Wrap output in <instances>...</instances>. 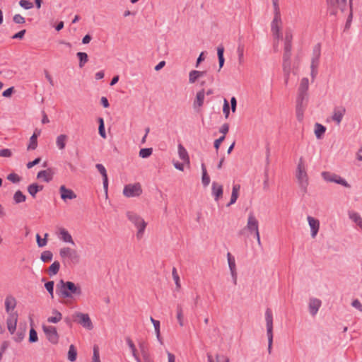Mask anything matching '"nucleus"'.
Here are the masks:
<instances>
[{
	"instance_id": "obj_1",
	"label": "nucleus",
	"mask_w": 362,
	"mask_h": 362,
	"mask_svg": "<svg viewBox=\"0 0 362 362\" xmlns=\"http://www.w3.org/2000/svg\"><path fill=\"white\" fill-rule=\"evenodd\" d=\"M56 293L62 298H74L81 296L82 289L73 281L61 279L56 285Z\"/></svg>"
},
{
	"instance_id": "obj_2",
	"label": "nucleus",
	"mask_w": 362,
	"mask_h": 362,
	"mask_svg": "<svg viewBox=\"0 0 362 362\" xmlns=\"http://www.w3.org/2000/svg\"><path fill=\"white\" fill-rule=\"evenodd\" d=\"M127 216L128 219L136 226L138 228V231L136 234V237L139 239L142 237L143 233L145 230V228L146 227V223L144 221V220L137 215L136 214L132 212V211H127Z\"/></svg>"
},
{
	"instance_id": "obj_3",
	"label": "nucleus",
	"mask_w": 362,
	"mask_h": 362,
	"mask_svg": "<svg viewBox=\"0 0 362 362\" xmlns=\"http://www.w3.org/2000/svg\"><path fill=\"white\" fill-rule=\"evenodd\" d=\"M265 320L268 338V352L271 354L273 344V315L269 308H267L265 311Z\"/></svg>"
},
{
	"instance_id": "obj_4",
	"label": "nucleus",
	"mask_w": 362,
	"mask_h": 362,
	"mask_svg": "<svg viewBox=\"0 0 362 362\" xmlns=\"http://www.w3.org/2000/svg\"><path fill=\"white\" fill-rule=\"evenodd\" d=\"M308 100V94L298 93L296 99V117L298 121H302L303 119V112L307 106Z\"/></svg>"
},
{
	"instance_id": "obj_5",
	"label": "nucleus",
	"mask_w": 362,
	"mask_h": 362,
	"mask_svg": "<svg viewBox=\"0 0 362 362\" xmlns=\"http://www.w3.org/2000/svg\"><path fill=\"white\" fill-rule=\"evenodd\" d=\"M296 177L299 183L300 189L303 193H306L307 187L308 185V175L304 169L303 159H300L299 163L297 167Z\"/></svg>"
},
{
	"instance_id": "obj_6",
	"label": "nucleus",
	"mask_w": 362,
	"mask_h": 362,
	"mask_svg": "<svg viewBox=\"0 0 362 362\" xmlns=\"http://www.w3.org/2000/svg\"><path fill=\"white\" fill-rule=\"evenodd\" d=\"M72 317L74 322H76L88 330L93 329V325L88 314L76 312L72 315Z\"/></svg>"
},
{
	"instance_id": "obj_7",
	"label": "nucleus",
	"mask_w": 362,
	"mask_h": 362,
	"mask_svg": "<svg viewBox=\"0 0 362 362\" xmlns=\"http://www.w3.org/2000/svg\"><path fill=\"white\" fill-rule=\"evenodd\" d=\"M42 330L47 340L52 344H57L59 342V335L57 328L54 326L42 325Z\"/></svg>"
},
{
	"instance_id": "obj_8",
	"label": "nucleus",
	"mask_w": 362,
	"mask_h": 362,
	"mask_svg": "<svg viewBox=\"0 0 362 362\" xmlns=\"http://www.w3.org/2000/svg\"><path fill=\"white\" fill-rule=\"evenodd\" d=\"M322 177L327 182L339 184L345 187H350V185L346 181V180L335 173L325 171L322 173Z\"/></svg>"
},
{
	"instance_id": "obj_9",
	"label": "nucleus",
	"mask_w": 362,
	"mask_h": 362,
	"mask_svg": "<svg viewBox=\"0 0 362 362\" xmlns=\"http://www.w3.org/2000/svg\"><path fill=\"white\" fill-rule=\"evenodd\" d=\"M141 193L142 189L139 183L128 184L123 189V194L127 197H139Z\"/></svg>"
},
{
	"instance_id": "obj_10",
	"label": "nucleus",
	"mask_w": 362,
	"mask_h": 362,
	"mask_svg": "<svg viewBox=\"0 0 362 362\" xmlns=\"http://www.w3.org/2000/svg\"><path fill=\"white\" fill-rule=\"evenodd\" d=\"M347 0H335L333 4V6H327V12L331 16H336L338 12V8L341 10V12H344L346 9Z\"/></svg>"
},
{
	"instance_id": "obj_11",
	"label": "nucleus",
	"mask_w": 362,
	"mask_h": 362,
	"mask_svg": "<svg viewBox=\"0 0 362 362\" xmlns=\"http://www.w3.org/2000/svg\"><path fill=\"white\" fill-rule=\"evenodd\" d=\"M282 23L281 16H274L273 21L271 23V30L272 34L276 39L281 37L280 34L281 25Z\"/></svg>"
},
{
	"instance_id": "obj_12",
	"label": "nucleus",
	"mask_w": 362,
	"mask_h": 362,
	"mask_svg": "<svg viewBox=\"0 0 362 362\" xmlns=\"http://www.w3.org/2000/svg\"><path fill=\"white\" fill-rule=\"evenodd\" d=\"M345 113L346 108L344 107H335L334 108L333 114L332 115V119L339 125L341 123Z\"/></svg>"
},
{
	"instance_id": "obj_13",
	"label": "nucleus",
	"mask_w": 362,
	"mask_h": 362,
	"mask_svg": "<svg viewBox=\"0 0 362 362\" xmlns=\"http://www.w3.org/2000/svg\"><path fill=\"white\" fill-rule=\"evenodd\" d=\"M259 223L252 213H250L248 216L246 228L251 233L259 231Z\"/></svg>"
},
{
	"instance_id": "obj_14",
	"label": "nucleus",
	"mask_w": 362,
	"mask_h": 362,
	"mask_svg": "<svg viewBox=\"0 0 362 362\" xmlns=\"http://www.w3.org/2000/svg\"><path fill=\"white\" fill-rule=\"evenodd\" d=\"M17 321L18 314L16 313H10L8 317L7 318L6 323L8 329L11 334H13L16 331Z\"/></svg>"
},
{
	"instance_id": "obj_15",
	"label": "nucleus",
	"mask_w": 362,
	"mask_h": 362,
	"mask_svg": "<svg viewBox=\"0 0 362 362\" xmlns=\"http://www.w3.org/2000/svg\"><path fill=\"white\" fill-rule=\"evenodd\" d=\"M321 305L322 302L320 299L315 298H310L308 308L312 316H315L317 313Z\"/></svg>"
},
{
	"instance_id": "obj_16",
	"label": "nucleus",
	"mask_w": 362,
	"mask_h": 362,
	"mask_svg": "<svg viewBox=\"0 0 362 362\" xmlns=\"http://www.w3.org/2000/svg\"><path fill=\"white\" fill-rule=\"evenodd\" d=\"M59 192L62 199L66 201L67 199H74L76 198V194L72 189L66 188L64 185L59 187Z\"/></svg>"
},
{
	"instance_id": "obj_17",
	"label": "nucleus",
	"mask_w": 362,
	"mask_h": 362,
	"mask_svg": "<svg viewBox=\"0 0 362 362\" xmlns=\"http://www.w3.org/2000/svg\"><path fill=\"white\" fill-rule=\"evenodd\" d=\"M307 219L311 229V236L315 238L319 230L320 222L317 219L310 216H308Z\"/></svg>"
},
{
	"instance_id": "obj_18",
	"label": "nucleus",
	"mask_w": 362,
	"mask_h": 362,
	"mask_svg": "<svg viewBox=\"0 0 362 362\" xmlns=\"http://www.w3.org/2000/svg\"><path fill=\"white\" fill-rule=\"evenodd\" d=\"M212 195L216 201H218L223 196V186L216 182H213L211 185Z\"/></svg>"
},
{
	"instance_id": "obj_19",
	"label": "nucleus",
	"mask_w": 362,
	"mask_h": 362,
	"mask_svg": "<svg viewBox=\"0 0 362 362\" xmlns=\"http://www.w3.org/2000/svg\"><path fill=\"white\" fill-rule=\"evenodd\" d=\"M95 168L98 170V172L101 174L103 177V187L105 190V192H107V187H108V178H107V174L105 168L103 165L98 163L95 165Z\"/></svg>"
},
{
	"instance_id": "obj_20",
	"label": "nucleus",
	"mask_w": 362,
	"mask_h": 362,
	"mask_svg": "<svg viewBox=\"0 0 362 362\" xmlns=\"http://www.w3.org/2000/svg\"><path fill=\"white\" fill-rule=\"evenodd\" d=\"M228 262L229 269L231 273V276L233 278H235V284H237V273H236V267H235V258L231 255L230 252L227 254Z\"/></svg>"
},
{
	"instance_id": "obj_21",
	"label": "nucleus",
	"mask_w": 362,
	"mask_h": 362,
	"mask_svg": "<svg viewBox=\"0 0 362 362\" xmlns=\"http://www.w3.org/2000/svg\"><path fill=\"white\" fill-rule=\"evenodd\" d=\"M53 172L51 168H48L47 170H41L37 173V178L41 179L42 178L43 180L46 182H50L53 178Z\"/></svg>"
},
{
	"instance_id": "obj_22",
	"label": "nucleus",
	"mask_w": 362,
	"mask_h": 362,
	"mask_svg": "<svg viewBox=\"0 0 362 362\" xmlns=\"http://www.w3.org/2000/svg\"><path fill=\"white\" fill-rule=\"evenodd\" d=\"M16 305V298L11 296H7L5 300V308L7 313L10 315Z\"/></svg>"
},
{
	"instance_id": "obj_23",
	"label": "nucleus",
	"mask_w": 362,
	"mask_h": 362,
	"mask_svg": "<svg viewBox=\"0 0 362 362\" xmlns=\"http://www.w3.org/2000/svg\"><path fill=\"white\" fill-rule=\"evenodd\" d=\"M29 321H30V325L31 326V328L30 329L28 341H29L30 343H35V342L37 341L38 337H37V332L33 327V317H32L31 315H30V316H29Z\"/></svg>"
},
{
	"instance_id": "obj_24",
	"label": "nucleus",
	"mask_w": 362,
	"mask_h": 362,
	"mask_svg": "<svg viewBox=\"0 0 362 362\" xmlns=\"http://www.w3.org/2000/svg\"><path fill=\"white\" fill-rule=\"evenodd\" d=\"M204 95H205V91L204 89L202 88L197 93L196 98L194 101V107L196 108L197 107H202L204 104Z\"/></svg>"
},
{
	"instance_id": "obj_25",
	"label": "nucleus",
	"mask_w": 362,
	"mask_h": 362,
	"mask_svg": "<svg viewBox=\"0 0 362 362\" xmlns=\"http://www.w3.org/2000/svg\"><path fill=\"white\" fill-rule=\"evenodd\" d=\"M43 187L42 185H40L37 183H33L28 185V192L33 198H35L37 193L42 191Z\"/></svg>"
},
{
	"instance_id": "obj_26",
	"label": "nucleus",
	"mask_w": 362,
	"mask_h": 362,
	"mask_svg": "<svg viewBox=\"0 0 362 362\" xmlns=\"http://www.w3.org/2000/svg\"><path fill=\"white\" fill-rule=\"evenodd\" d=\"M80 261V256L78 253V252L72 249L71 252L69 253V255L68 257V264H77L79 263Z\"/></svg>"
},
{
	"instance_id": "obj_27",
	"label": "nucleus",
	"mask_w": 362,
	"mask_h": 362,
	"mask_svg": "<svg viewBox=\"0 0 362 362\" xmlns=\"http://www.w3.org/2000/svg\"><path fill=\"white\" fill-rule=\"evenodd\" d=\"M240 188V185H234L233 186L230 200L229 203L227 204V206H230V205H232L236 202L238 197V193H239Z\"/></svg>"
},
{
	"instance_id": "obj_28",
	"label": "nucleus",
	"mask_w": 362,
	"mask_h": 362,
	"mask_svg": "<svg viewBox=\"0 0 362 362\" xmlns=\"http://www.w3.org/2000/svg\"><path fill=\"white\" fill-rule=\"evenodd\" d=\"M178 153L180 158L184 162L189 164V158L187 150L182 144L178 145Z\"/></svg>"
},
{
	"instance_id": "obj_29",
	"label": "nucleus",
	"mask_w": 362,
	"mask_h": 362,
	"mask_svg": "<svg viewBox=\"0 0 362 362\" xmlns=\"http://www.w3.org/2000/svg\"><path fill=\"white\" fill-rule=\"evenodd\" d=\"M52 312L54 316L49 317L47 318V322L49 323L56 324L62 319V315L57 309H53Z\"/></svg>"
},
{
	"instance_id": "obj_30",
	"label": "nucleus",
	"mask_w": 362,
	"mask_h": 362,
	"mask_svg": "<svg viewBox=\"0 0 362 362\" xmlns=\"http://www.w3.org/2000/svg\"><path fill=\"white\" fill-rule=\"evenodd\" d=\"M60 235H61V239L64 242L69 243L72 245H75L71 235L66 230H65L64 228H61L60 229Z\"/></svg>"
},
{
	"instance_id": "obj_31",
	"label": "nucleus",
	"mask_w": 362,
	"mask_h": 362,
	"mask_svg": "<svg viewBox=\"0 0 362 362\" xmlns=\"http://www.w3.org/2000/svg\"><path fill=\"white\" fill-rule=\"evenodd\" d=\"M60 269V263L58 261H54L48 268L47 272L50 276L56 275Z\"/></svg>"
},
{
	"instance_id": "obj_32",
	"label": "nucleus",
	"mask_w": 362,
	"mask_h": 362,
	"mask_svg": "<svg viewBox=\"0 0 362 362\" xmlns=\"http://www.w3.org/2000/svg\"><path fill=\"white\" fill-rule=\"evenodd\" d=\"M326 132V127L321 124L316 123L315 124V134L317 139H320L322 137Z\"/></svg>"
},
{
	"instance_id": "obj_33",
	"label": "nucleus",
	"mask_w": 362,
	"mask_h": 362,
	"mask_svg": "<svg viewBox=\"0 0 362 362\" xmlns=\"http://www.w3.org/2000/svg\"><path fill=\"white\" fill-rule=\"evenodd\" d=\"M67 139L65 134H60L57 137L56 144L59 149L62 150L65 148Z\"/></svg>"
},
{
	"instance_id": "obj_34",
	"label": "nucleus",
	"mask_w": 362,
	"mask_h": 362,
	"mask_svg": "<svg viewBox=\"0 0 362 362\" xmlns=\"http://www.w3.org/2000/svg\"><path fill=\"white\" fill-rule=\"evenodd\" d=\"M309 87V81L308 78H303L298 90V93H308Z\"/></svg>"
},
{
	"instance_id": "obj_35",
	"label": "nucleus",
	"mask_w": 362,
	"mask_h": 362,
	"mask_svg": "<svg viewBox=\"0 0 362 362\" xmlns=\"http://www.w3.org/2000/svg\"><path fill=\"white\" fill-rule=\"evenodd\" d=\"M349 216L350 219H351L362 229V218L358 213L354 211H349Z\"/></svg>"
},
{
	"instance_id": "obj_36",
	"label": "nucleus",
	"mask_w": 362,
	"mask_h": 362,
	"mask_svg": "<svg viewBox=\"0 0 362 362\" xmlns=\"http://www.w3.org/2000/svg\"><path fill=\"white\" fill-rule=\"evenodd\" d=\"M37 146V138L36 132H34L33 134L30 136L29 144L27 147L28 151L35 150Z\"/></svg>"
},
{
	"instance_id": "obj_37",
	"label": "nucleus",
	"mask_w": 362,
	"mask_h": 362,
	"mask_svg": "<svg viewBox=\"0 0 362 362\" xmlns=\"http://www.w3.org/2000/svg\"><path fill=\"white\" fill-rule=\"evenodd\" d=\"M202 182L204 187H206L210 183V177L207 173L206 166L204 163L202 164Z\"/></svg>"
},
{
	"instance_id": "obj_38",
	"label": "nucleus",
	"mask_w": 362,
	"mask_h": 362,
	"mask_svg": "<svg viewBox=\"0 0 362 362\" xmlns=\"http://www.w3.org/2000/svg\"><path fill=\"white\" fill-rule=\"evenodd\" d=\"M76 56L79 60V67L82 68L85 65V64L88 61V56L87 53L83 52H77Z\"/></svg>"
},
{
	"instance_id": "obj_39",
	"label": "nucleus",
	"mask_w": 362,
	"mask_h": 362,
	"mask_svg": "<svg viewBox=\"0 0 362 362\" xmlns=\"http://www.w3.org/2000/svg\"><path fill=\"white\" fill-rule=\"evenodd\" d=\"M13 200L16 204H20L26 200V196L21 190H17L13 195Z\"/></svg>"
},
{
	"instance_id": "obj_40",
	"label": "nucleus",
	"mask_w": 362,
	"mask_h": 362,
	"mask_svg": "<svg viewBox=\"0 0 362 362\" xmlns=\"http://www.w3.org/2000/svg\"><path fill=\"white\" fill-rule=\"evenodd\" d=\"M76 357H77V351H76L75 346L73 344H71V345H70L69 349L68 351V359L70 361L74 362L76 360Z\"/></svg>"
},
{
	"instance_id": "obj_41",
	"label": "nucleus",
	"mask_w": 362,
	"mask_h": 362,
	"mask_svg": "<svg viewBox=\"0 0 362 362\" xmlns=\"http://www.w3.org/2000/svg\"><path fill=\"white\" fill-rule=\"evenodd\" d=\"M98 121L99 123V127H98L99 134L102 138L106 139L107 136H106V133H105L104 119L102 117H99Z\"/></svg>"
},
{
	"instance_id": "obj_42",
	"label": "nucleus",
	"mask_w": 362,
	"mask_h": 362,
	"mask_svg": "<svg viewBox=\"0 0 362 362\" xmlns=\"http://www.w3.org/2000/svg\"><path fill=\"white\" fill-rule=\"evenodd\" d=\"M52 257H53V254L49 250H46V251L42 252L40 255V259L43 262H48L52 261Z\"/></svg>"
},
{
	"instance_id": "obj_43",
	"label": "nucleus",
	"mask_w": 362,
	"mask_h": 362,
	"mask_svg": "<svg viewBox=\"0 0 362 362\" xmlns=\"http://www.w3.org/2000/svg\"><path fill=\"white\" fill-rule=\"evenodd\" d=\"M349 4L350 8V12L346 22L345 29L349 28L353 18V0H349Z\"/></svg>"
},
{
	"instance_id": "obj_44",
	"label": "nucleus",
	"mask_w": 362,
	"mask_h": 362,
	"mask_svg": "<svg viewBox=\"0 0 362 362\" xmlns=\"http://www.w3.org/2000/svg\"><path fill=\"white\" fill-rule=\"evenodd\" d=\"M47 237H48V234L47 233H45V238H41L40 235L39 234H37L36 235V240H37V245L39 247H42L44 246H45L47 243Z\"/></svg>"
},
{
	"instance_id": "obj_45",
	"label": "nucleus",
	"mask_w": 362,
	"mask_h": 362,
	"mask_svg": "<svg viewBox=\"0 0 362 362\" xmlns=\"http://www.w3.org/2000/svg\"><path fill=\"white\" fill-rule=\"evenodd\" d=\"M54 281H49L45 284V287L49 294L50 295L52 298H54Z\"/></svg>"
},
{
	"instance_id": "obj_46",
	"label": "nucleus",
	"mask_w": 362,
	"mask_h": 362,
	"mask_svg": "<svg viewBox=\"0 0 362 362\" xmlns=\"http://www.w3.org/2000/svg\"><path fill=\"white\" fill-rule=\"evenodd\" d=\"M153 153L151 148H144L139 151V156L142 158H148Z\"/></svg>"
},
{
	"instance_id": "obj_47",
	"label": "nucleus",
	"mask_w": 362,
	"mask_h": 362,
	"mask_svg": "<svg viewBox=\"0 0 362 362\" xmlns=\"http://www.w3.org/2000/svg\"><path fill=\"white\" fill-rule=\"evenodd\" d=\"M264 177L263 189L264 190L267 191L269 189V169L267 166H265L264 168Z\"/></svg>"
},
{
	"instance_id": "obj_48",
	"label": "nucleus",
	"mask_w": 362,
	"mask_h": 362,
	"mask_svg": "<svg viewBox=\"0 0 362 362\" xmlns=\"http://www.w3.org/2000/svg\"><path fill=\"white\" fill-rule=\"evenodd\" d=\"M177 319L179 325L182 327L184 325L183 323V311L182 308L180 305L177 306Z\"/></svg>"
},
{
	"instance_id": "obj_49",
	"label": "nucleus",
	"mask_w": 362,
	"mask_h": 362,
	"mask_svg": "<svg viewBox=\"0 0 362 362\" xmlns=\"http://www.w3.org/2000/svg\"><path fill=\"white\" fill-rule=\"evenodd\" d=\"M237 53L238 55V61L240 64L243 62V56H244V45L241 43L238 44L237 48Z\"/></svg>"
},
{
	"instance_id": "obj_50",
	"label": "nucleus",
	"mask_w": 362,
	"mask_h": 362,
	"mask_svg": "<svg viewBox=\"0 0 362 362\" xmlns=\"http://www.w3.org/2000/svg\"><path fill=\"white\" fill-rule=\"evenodd\" d=\"M199 73L197 70H192L189 72V82L190 83H194L199 78Z\"/></svg>"
},
{
	"instance_id": "obj_51",
	"label": "nucleus",
	"mask_w": 362,
	"mask_h": 362,
	"mask_svg": "<svg viewBox=\"0 0 362 362\" xmlns=\"http://www.w3.org/2000/svg\"><path fill=\"white\" fill-rule=\"evenodd\" d=\"M71 248L68 247H64L61 248L59 250V255L62 259L68 258L69 253L71 252Z\"/></svg>"
},
{
	"instance_id": "obj_52",
	"label": "nucleus",
	"mask_w": 362,
	"mask_h": 362,
	"mask_svg": "<svg viewBox=\"0 0 362 362\" xmlns=\"http://www.w3.org/2000/svg\"><path fill=\"white\" fill-rule=\"evenodd\" d=\"M172 275H173V278L175 281L176 288H177V289H179L180 288V277H179V275L177 274V269L175 267L173 268Z\"/></svg>"
},
{
	"instance_id": "obj_53",
	"label": "nucleus",
	"mask_w": 362,
	"mask_h": 362,
	"mask_svg": "<svg viewBox=\"0 0 362 362\" xmlns=\"http://www.w3.org/2000/svg\"><path fill=\"white\" fill-rule=\"evenodd\" d=\"M19 5L26 10L30 9L33 7V4L28 0H21L19 1Z\"/></svg>"
},
{
	"instance_id": "obj_54",
	"label": "nucleus",
	"mask_w": 362,
	"mask_h": 362,
	"mask_svg": "<svg viewBox=\"0 0 362 362\" xmlns=\"http://www.w3.org/2000/svg\"><path fill=\"white\" fill-rule=\"evenodd\" d=\"M7 179L12 182L13 183H18L21 181V177L18 176L17 174L13 173H10L8 176H7Z\"/></svg>"
},
{
	"instance_id": "obj_55",
	"label": "nucleus",
	"mask_w": 362,
	"mask_h": 362,
	"mask_svg": "<svg viewBox=\"0 0 362 362\" xmlns=\"http://www.w3.org/2000/svg\"><path fill=\"white\" fill-rule=\"evenodd\" d=\"M282 66L284 75H288V73H291V61H283Z\"/></svg>"
},
{
	"instance_id": "obj_56",
	"label": "nucleus",
	"mask_w": 362,
	"mask_h": 362,
	"mask_svg": "<svg viewBox=\"0 0 362 362\" xmlns=\"http://www.w3.org/2000/svg\"><path fill=\"white\" fill-rule=\"evenodd\" d=\"M223 112L225 115V117L227 119L230 114V105L226 99H224Z\"/></svg>"
},
{
	"instance_id": "obj_57",
	"label": "nucleus",
	"mask_w": 362,
	"mask_h": 362,
	"mask_svg": "<svg viewBox=\"0 0 362 362\" xmlns=\"http://www.w3.org/2000/svg\"><path fill=\"white\" fill-rule=\"evenodd\" d=\"M25 329H24L21 331L19 329L17 332L16 336L14 337V340L16 342H21L25 337Z\"/></svg>"
},
{
	"instance_id": "obj_58",
	"label": "nucleus",
	"mask_w": 362,
	"mask_h": 362,
	"mask_svg": "<svg viewBox=\"0 0 362 362\" xmlns=\"http://www.w3.org/2000/svg\"><path fill=\"white\" fill-rule=\"evenodd\" d=\"M92 361L100 362L99 349H98V346H94V347H93V354Z\"/></svg>"
},
{
	"instance_id": "obj_59",
	"label": "nucleus",
	"mask_w": 362,
	"mask_h": 362,
	"mask_svg": "<svg viewBox=\"0 0 362 362\" xmlns=\"http://www.w3.org/2000/svg\"><path fill=\"white\" fill-rule=\"evenodd\" d=\"M13 21L16 24H23L25 22V18L20 14H16L13 17Z\"/></svg>"
},
{
	"instance_id": "obj_60",
	"label": "nucleus",
	"mask_w": 362,
	"mask_h": 362,
	"mask_svg": "<svg viewBox=\"0 0 362 362\" xmlns=\"http://www.w3.org/2000/svg\"><path fill=\"white\" fill-rule=\"evenodd\" d=\"M225 138H226L225 136L223 135L221 137H219L218 139H216L214 141V146L216 150V153H218V148H219L221 143L224 141Z\"/></svg>"
},
{
	"instance_id": "obj_61",
	"label": "nucleus",
	"mask_w": 362,
	"mask_h": 362,
	"mask_svg": "<svg viewBox=\"0 0 362 362\" xmlns=\"http://www.w3.org/2000/svg\"><path fill=\"white\" fill-rule=\"evenodd\" d=\"M12 156V152L8 148H3L0 150V156L9 158Z\"/></svg>"
},
{
	"instance_id": "obj_62",
	"label": "nucleus",
	"mask_w": 362,
	"mask_h": 362,
	"mask_svg": "<svg viewBox=\"0 0 362 362\" xmlns=\"http://www.w3.org/2000/svg\"><path fill=\"white\" fill-rule=\"evenodd\" d=\"M26 33V30L23 29V30H20L19 32L16 33V34H14L11 38L12 39H18V40H22L23 37H24V35Z\"/></svg>"
},
{
	"instance_id": "obj_63",
	"label": "nucleus",
	"mask_w": 362,
	"mask_h": 362,
	"mask_svg": "<svg viewBox=\"0 0 362 362\" xmlns=\"http://www.w3.org/2000/svg\"><path fill=\"white\" fill-rule=\"evenodd\" d=\"M14 87H10L7 89H6L3 93L2 95L5 98H9L11 96V95L14 93Z\"/></svg>"
},
{
	"instance_id": "obj_64",
	"label": "nucleus",
	"mask_w": 362,
	"mask_h": 362,
	"mask_svg": "<svg viewBox=\"0 0 362 362\" xmlns=\"http://www.w3.org/2000/svg\"><path fill=\"white\" fill-rule=\"evenodd\" d=\"M351 305L362 312V304L358 299H355L352 301Z\"/></svg>"
}]
</instances>
